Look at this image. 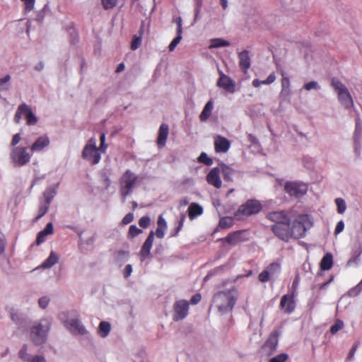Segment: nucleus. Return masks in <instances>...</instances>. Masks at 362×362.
Here are the masks:
<instances>
[{"instance_id":"obj_1","label":"nucleus","mask_w":362,"mask_h":362,"mask_svg":"<svg viewBox=\"0 0 362 362\" xmlns=\"http://www.w3.org/2000/svg\"><path fill=\"white\" fill-rule=\"evenodd\" d=\"M308 215H299L295 220L279 223L272 226V231L274 235L283 241L288 242L291 238H302L308 229L312 227Z\"/></svg>"},{"instance_id":"obj_2","label":"nucleus","mask_w":362,"mask_h":362,"mask_svg":"<svg viewBox=\"0 0 362 362\" xmlns=\"http://www.w3.org/2000/svg\"><path fill=\"white\" fill-rule=\"evenodd\" d=\"M50 323L47 320L35 322L31 327L30 339L36 345L44 344L47 337Z\"/></svg>"},{"instance_id":"obj_3","label":"nucleus","mask_w":362,"mask_h":362,"mask_svg":"<svg viewBox=\"0 0 362 362\" xmlns=\"http://www.w3.org/2000/svg\"><path fill=\"white\" fill-rule=\"evenodd\" d=\"M331 85L337 94L338 100L345 109L354 107L353 98L344 84L337 78H332Z\"/></svg>"},{"instance_id":"obj_4","label":"nucleus","mask_w":362,"mask_h":362,"mask_svg":"<svg viewBox=\"0 0 362 362\" xmlns=\"http://www.w3.org/2000/svg\"><path fill=\"white\" fill-rule=\"evenodd\" d=\"M81 157L92 165H97L100 161L101 153L97 149L96 140L94 137L90 138L84 146Z\"/></svg>"},{"instance_id":"obj_5","label":"nucleus","mask_w":362,"mask_h":362,"mask_svg":"<svg viewBox=\"0 0 362 362\" xmlns=\"http://www.w3.org/2000/svg\"><path fill=\"white\" fill-rule=\"evenodd\" d=\"M213 302L216 304L219 312L223 313L233 309L236 299L231 296L229 291H221L214 295Z\"/></svg>"},{"instance_id":"obj_6","label":"nucleus","mask_w":362,"mask_h":362,"mask_svg":"<svg viewBox=\"0 0 362 362\" xmlns=\"http://www.w3.org/2000/svg\"><path fill=\"white\" fill-rule=\"evenodd\" d=\"M262 209V204L255 199H249L240 205L235 213L237 219L240 220L245 217L257 214Z\"/></svg>"},{"instance_id":"obj_7","label":"nucleus","mask_w":362,"mask_h":362,"mask_svg":"<svg viewBox=\"0 0 362 362\" xmlns=\"http://www.w3.org/2000/svg\"><path fill=\"white\" fill-rule=\"evenodd\" d=\"M23 116L29 126L35 125L37 122V117L33 112L30 106L26 103H22L18 107L13 118L15 123L19 124Z\"/></svg>"},{"instance_id":"obj_8","label":"nucleus","mask_w":362,"mask_h":362,"mask_svg":"<svg viewBox=\"0 0 362 362\" xmlns=\"http://www.w3.org/2000/svg\"><path fill=\"white\" fill-rule=\"evenodd\" d=\"M10 158L15 166H23L30 162L31 154L27 147L16 146L11 149Z\"/></svg>"},{"instance_id":"obj_9","label":"nucleus","mask_w":362,"mask_h":362,"mask_svg":"<svg viewBox=\"0 0 362 362\" xmlns=\"http://www.w3.org/2000/svg\"><path fill=\"white\" fill-rule=\"evenodd\" d=\"M278 337L277 332H273L269 335L261 347L260 351L262 356L269 357L275 353L278 346Z\"/></svg>"},{"instance_id":"obj_10","label":"nucleus","mask_w":362,"mask_h":362,"mask_svg":"<svg viewBox=\"0 0 362 362\" xmlns=\"http://www.w3.org/2000/svg\"><path fill=\"white\" fill-rule=\"evenodd\" d=\"M250 237L246 230H239L228 233L225 238L218 240L227 243L231 245H236L240 243L247 241Z\"/></svg>"},{"instance_id":"obj_11","label":"nucleus","mask_w":362,"mask_h":362,"mask_svg":"<svg viewBox=\"0 0 362 362\" xmlns=\"http://www.w3.org/2000/svg\"><path fill=\"white\" fill-rule=\"evenodd\" d=\"M174 314L173 320L180 321L185 318L188 315L189 303L186 300H180L175 303L173 305Z\"/></svg>"},{"instance_id":"obj_12","label":"nucleus","mask_w":362,"mask_h":362,"mask_svg":"<svg viewBox=\"0 0 362 362\" xmlns=\"http://www.w3.org/2000/svg\"><path fill=\"white\" fill-rule=\"evenodd\" d=\"M308 189L305 182H286L285 190L291 196L300 197L304 195Z\"/></svg>"},{"instance_id":"obj_13","label":"nucleus","mask_w":362,"mask_h":362,"mask_svg":"<svg viewBox=\"0 0 362 362\" xmlns=\"http://www.w3.org/2000/svg\"><path fill=\"white\" fill-rule=\"evenodd\" d=\"M279 307L286 314L292 313L296 308L294 292L284 295L281 297Z\"/></svg>"},{"instance_id":"obj_14","label":"nucleus","mask_w":362,"mask_h":362,"mask_svg":"<svg viewBox=\"0 0 362 362\" xmlns=\"http://www.w3.org/2000/svg\"><path fill=\"white\" fill-rule=\"evenodd\" d=\"M219 75L220 76L217 81V86L229 93H234L235 89V81L228 76L223 74L221 71H219Z\"/></svg>"},{"instance_id":"obj_15","label":"nucleus","mask_w":362,"mask_h":362,"mask_svg":"<svg viewBox=\"0 0 362 362\" xmlns=\"http://www.w3.org/2000/svg\"><path fill=\"white\" fill-rule=\"evenodd\" d=\"M362 139V124L361 120L357 118L356 119V127L354 133V142L355 153L357 156L360 155Z\"/></svg>"},{"instance_id":"obj_16","label":"nucleus","mask_w":362,"mask_h":362,"mask_svg":"<svg viewBox=\"0 0 362 362\" xmlns=\"http://www.w3.org/2000/svg\"><path fill=\"white\" fill-rule=\"evenodd\" d=\"M154 240V232L151 230L144 243L139 252L141 260L144 261L150 257L151 250Z\"/></svg>"},{"instance_id":"obj_17","label":"nucleus","mask_w":362,"mask_h":362,"mask_svg":"<svg viewBox=\"0 0 362 362\" xmlns=\"http://www.w3.org/2000/svg\"><path fill=\"white\" fill-rule=\"evenodd\" d=\"M66 326L74 334H84L86 330L78 318L71 319L66 322Z\"/></svg>"},{"instance_id":"obj_18","label":"nucleus","mask_w":362,"mask_h":362,"mask_svg":"<svg viewBox=\"0 0 362 362\" xmlns=\"http://www.w3.org/2000/svg\"><path fill=\"white\" fill-rule=\"evenodd\" d=\"M267 218L271 221L274 222V224L286 222L290 221L291 219L288 214L284 211H276L269 212L267 214Z\"/></svg>"},{"instance_id":"obj_19","label":"nucleus","mask_w":362,"mask_h":362,"mask_svg":"<svg viewBox=\"0 0 362 362\" xmlns=\"http://www.w3.org/2000/svg\"><path fill=\"white\" fill-rule=\"evenodd\" d=\"M169 134V127L167 124L163 123L159 127L157 138V145L161 148L165 146L166 141Z\"/></svg>"},{"instance_id":"obj_20","label":"nucleus","mask_w":362,"mask_h":362,"mask_svg":"<svg viewBox=\"0 0 362 362\" xmlns=\"http://www.w3.org/2000/svg\"><path fill=\"white\" fill-rule=\"evenodd\" d=\"M230 146V141L225 137L217 136L214 141V148L217 153H226Z\"/></svg>"},{"instance_id":"obj_21","label":"nucleus","mask_w":362,"mask_h":362,"mask_svg":"<svg viewBox=\"0 0 362 362\" xmlns=\"http://www.w3.org/2000/svg\"><path fill=\"white\" fill-rule=\"evenodd\" d=\"M50 144L49 137L47 135L39 136L37 140L30 146L33 152L42 151L45 148L47 147Z\"/></svg>"},{"instance_id":"obj_22","label":"nucleus","mask_w":362,"mask_h":362,"mask_svg":"<svg viewBox=\"0 0 362 362\" xmlns=\"http://www.w3.org/2000/svg\"><path fill=\"white\" fill-rule=\"evenodd\" d=\"M18 356L25 361L45 362V359L43 356H36L32 358L30 355L28 354V346L26 344H24L19 351Z\"/></svg>"},{"instance_id":"obj_23","label":"nucleus","mask_w":362,"mask_h":362,"mask_svg":"<svg viewBox=\"0 0 362 362\" xmlns=\"http://www.w3.org/2000/svg\"><path fill=\"white\" fill-rule=\"evenodd\" d=\"M239 66L244 74H246L250 67V58L247 50H243L238 54Z\"/></svg>"},{"instance_id":"obj_24","label":"nucleus","mask_w":362,"mask_h":362,"mask_svg":"<svg viewBox=\"0 0 362 362\" xmlns=\"http://www.w3.org/2000/svg\"><path fill=\"white\" fill-rule=\"evenodd\" d=\"M54 232L53 225L52 223H48L45 228L37 233L36 238V244L40 245L45 240L47 235L52 234Z\"/></svg>"},{"instance_id":"obj_25","label":"nucleus","mask_w":362,"mask_h":362,"mask_svg":"<svg viewBox=\"0 0 362 362\" xmlns=\"http://www.w3.org/2000/svg\"><path fill=\"white\" fill-rule=\"evenodd\" d=\"M220 168L222 177L226 180H232L238 174L236 170L226 164H221Z\"/></svg>"},{"instance_id":"obj_26","label":"nucleus","mask_w":362,"mask_h":362,"mask_svg":"<svg viewBox=\"0 0 362 362\" xmlns=\"http://www.w3.org/2000/svg\"><path fill=\"white\" fill-rule=\"evenodd\" d=\"M187 212L189 219L193 220L203 214V208L199 204L192 203L188 207Z\"/></svg>"},{"instance_id":"obj_27","label":"nucleus","mask_w":362,"mask_h":362,"mask_svg":"<svg viewBox=\"0 0 362 362\" xmlns=\"http://www.w3.org/2000/svg\"><path fill=\"white\" fill-rule=\"evenodd\" d=\"M157 228L156 230V233H154V235H156L158 238H163L165 235V231L167 228V223L165 220L163 218L162 215H160L158 216V221H157Z\"/></svg>"},{"instance_id":"obj_28","label":"nucleus","mask_w":362,"mask_h":362,"mask_svg":"<svg viewBox=\"0 0 362 362\" xmlns=\"http://www.w3.org/2000/svg\"><path fill=\"white\" fill-rule=\"evenodd\" d=\"M214 108V104L211 100H209L206 103L205 106L204 107L200 115L199 119L201 122L206 121L209 117L211 116L212 110Z\"/></svg>"},{"instance_id":"obj_29","label":"nucleus","mask_w":362,"mask_h":362,"mask_svg":"<svg viewBox=\"0 0 362 362\" xmlns=\"http://www.w3.org/2000/svg\"><path fill=\"white\" fill-rule=\"evenodd\" d=\"M320 269L323 271L330 269L333 266V256L330 252H327L322 257L320 262Z\"/></svg>"},{"instance_id":"obj_30","label":"nucleus","mask_w":362,"mask_h":362,"mask_svg":"<svg viewBox=\"0 0 362 362\" xmlns=\"http://www.w3.org/2000/svg\"><path fill=\"white\" fill-rule=\"evenodd\" d=\"M59 260V257L57 254L52 251L49 256L42 262L41 267L44 269H49L54 266Z\"/></svg>"},{"instance_id":"obj_31","label":"nucleus","mask_w":362,"mask_h":362,"mask_svg":"<svg viewBox=\"0 0 362 362\" xmlns=\"http://www.w3.org/2000/svg\"><path fill=\"white\" fill-rule=\"evenodd\" d=\"M275 80H276V76H275V74L273 72L271 74H269V76L267 77V78L266 80L260 81L257 78H255L252 81V83L254 87L257 88L262 84H264V85L271 84L273 82H274Z\"/></svg>"},{"instance_id":"obj_32","label":"nucleus","mask_w":362,"mask_h":362,"mask_svg":"<svg viewBox=\"0 0 362 362\" xmlns=\"http://www.w3.org/2000/svg\"><path fill=\"white\" fill-rule=\"evenodd\" d=\"M221 168L218 167L212 168L206 176V181H221L220 180Z\"/></svg>"},{"instance_id":"obj_33","label":"nucleus","mask_w":362,"mask_h":362,"mask_svg":"<svg viewBox=\"0 0 362 362\" xmlns=\"http://www.w3.org/2000/svg\"><path fill=\"white\" fill-rule=\"evenodd\" d=\"M110 324L108 322L103 321L98 327V334L102 337H106L110 332Z\"/></svg>"},{"instance_id":"obj_34","label":"nucleus","mask_w":362,"mask_h":362,"mask_svg":"<svg viewBox=\"0 0 362 362\" xmlns=\"http://www.w3.org/2000/svg\"><path fill=\"white\" fill-rule=\"evenodd\" d=\"M282 79H281V93L288 94L289 87H290V80L289 78L286 75L284 71L281 72Z\"/></svg>"},{"instance_id":"obj_35","label":"nucleus","mask_w":362,"mask_h":362,"mask_svg":"<svg viewBox=\"0 0 362 362\" xmlns=\"http://www.w3.org/2000/svg\"><path fill=\"white\" fill-rule=\"evenodd\" d=\"M230 45V42L222 38H214L211 40L209 48H216L221 47H227Z\"/></svg>"},{"instance_id":"obj_36","label":"nucleus","mask_w":362,"mask_h":362,"mask_svg":"<svg viewBox=\"0 0 362 362\" xmlns=\"http://www.w3.org/2000/svg\"><path fill=\"white\" fill-rule=\"evenodd\" d=\"M234 221L233 218L229 216L223 217L220 219L218 226L221 228H230L233 226Z\"/></svg>"},{"instance_id":"obj_37","label":"nucleus","mask_w":362,"mask_h":362,"mask_svg":"<svg viewBox=\"0 0 362 362\" xmlns=\"http://www.w3.org/2000/svg\"><path fill=\"white\" fill-rule=\"evenodd\" d=\"M49 205L50 204L49 203H47L45 201L43 202H40L39 209H38V214L35 217L36 221L39 220L47 212V211L49 208Z\"/></svg>"},{"instance_id":"obj_38","label":"nucleus","mask_w":362,"mask_h":362,"mask_svg":"<svg viewBox=\"0 0 362 362\" xmlns=\"http://www.w3.org/2000/svg\"><path fill=\"white\" fill-rule=\"evenodd\" d=\"M57 185L54 188H48L44 192V197L45 199V202L49 203L50 204L52 200L54 197L57 194L56 188Z\"/></svg>"},{"instance_id":"obj_39","label":"nucleus","mask_w":362,"mask_h":362,"mask_svg":"<svg viewBox=\"0 0 362 362\" xmlns=\"http://www.w3.org/2000/svg\"><path fill=\"white\" fill-rule=\"evenodd\" d=\"M185 218H186L185 214H181L180 220L177 222V227L175 229H173L171 232V235H170L171 237H175L180 233V231L182 230V228L183 227Z\"/></svg>"},{"instance_id":"obj_40","label":"nucleus","mask_w":362,"mask_h":362,"mask_svg":"<svg viewBox=\"0 0 362 362\" xmlns=\"http://www.w3.org/2000/svg\"><path fill=\"white\" fill-rule=\"evenodd\" d=\"M141 233V229H139L135 225H132L129 226L127 237L128 238H134Z\"/></svg>"},{"instance_id":"obj_41","label":"nucleus","mask_w":362,"mask_h":362,"mask_svg":"<svg viewBox=\"0 0 362 362\" xmlns=\"http://www.w3.org/2000/svg\"><path fill=\"white\" fill-rule=\"evenodd\" d=\"M134 183L135 182H126L125 186L121 189V194L124 199L132 192Z\"/></svg>"},{"instance_id":"obj_42","label":"nucleus","mask_w":362,"mask_h":362,"mask_svg":"<svg viewBox=\"0 0 362 362\" xmlns=\"http://www.w3.org/2000/svg\"><path fill=\"white\" fill-rule=\"evenodd\" d=\"M100 146L99 147H97V149L100 152V153H104L106 152L107 149V144L105 143V134L102 133L100 136Z\"/></svg>"},{"instance_id":"obj_43","label":"nucleus","mask_w":362,"mask_h":362,"mask_svg":"<svg viewBox=\"0 0 362 362\" xmlns=\"http://www.w3.org/2000/svg\"><path fill=\"white\" fill-rule=\"evenodd\" d=\"M335 203L337 206V212L339 214H343L346 209V205L344 200L341 198H337L335 199Z\"/></svg>"},{"instance_id":"obj_44","label":"nucleus","mask_w":362,"mask_h":362,"mask_svg":"<svg viewBox=\"0 0 362 362\" xmlns=\"http://www.w3.org/2000/svg\"><path fill=\"white\" fill-rule=\"evenodd\" d=\"M344 327V322L340 320H337L334 325L331 326L330 332L335 334L338 331Z\"/></svg>"},{"instance_id":"obj_45","label":"nucleus","mask_w":362,"mask_h":362,"mask_svg":"<svg viewBox=\"0 0 362 362\" xmlns=\"http://www.w3.org/2000/svg\"><path fill=\"white\" fill-rule=\"evenodd\" d=\"M269 270L270 275H274L279 272L281 269V265L279 263L273 262L270 264L266 269Z\"/></svg>"},{"instance_id":"obj_46","label":"nucleus","mask_w":362,"mask_h":362,"mask_svg":"<svg viewBox=\"0 0 362 362\" xmlns=\"http://www.w3.org/2000/svg\"><path fill=\"white\" fill-rule=\"evenodd\" d=\"M198 161L199 163H202L206 165H211L213 163V160L209 158L207 154L204 152H202L198 158Z\"/></svg>"},{"instance_id":"obj_47","label":"nucleus","mask_w":362,"mask_h":362,"mask_svg":"<svg viewBox=\"0 0 362 362\" xmlns=\"http://www.w3.org/2000/svg\"><path fill=\"white\" fill-rule=\"evenodd\" d=\"M129 252L124 250H119L115 252V259L117 262H122L124 261V257H127L129 256Z\"/></svg>"},{"instance_id":"obj_48","label":"nucleus","mask_w":362,"mask_h":362,"mask_svg":"<svg viewBox=\"0 0 362 362\" xmlns=\"http://www.w3.org/2000/svg\"><path fill=\"white\" fill-rule=\"evenodd\" d=\"M182 38V34L177 33V37H175L169 45L168 48L170 52H173L175 49L176 46L180 42Z\"/></svg>"},{"instance_id":"obj_49","label":"nucleus","mask_w":362,"mask_h":362,"mask_svg":"<svg viewBox=\"0 0 362 362\" xmlns=\"http://www.w3.org/2000/svg\"><path fill=\"white\" fill-rule=\"evenodd\" d=\"M118 0H101L103 6L105 9L108 10L113 8L117 4Z\"/></svg>"},{"instance_id":"obj_50","label":"nucleus","mask_w":362,"mask_h":362,"mask_svg":"<svg viewBox=\"0 0 362 362\" xmlns=\"http://www.w3.org/2000/svg\"><path fill=\"white\" fill-rule=\"evenodd\" d=\"M288 358L287 354H280L270 359L269 362H285Z\"/></svg>"},{"instance_id":"obj_51","label":"nucleus","mask_w":362,"mask_h":362,"mask_svg":"<svg viewBox=\"0 0 362 362\" xmlns=\"http://www.w3.org/2000/svg\"><path fill=\"white\" fill-rule=\"evenodd\" d=\"M141 44V37H138L136 35H134L132 43H131V49L132 50H135L139 47Z\"/></svg>"},{"instance_id":"obj_52","label":"nucleus","mask_w":362,"mask_h":362,"mask_svg":"<svg viewBox=\"0 0 362 362\" xmlns=\"http://www.w3.org/2000/svg\"><path fill=\"white\" fill-rule=\"evenodd\" d=\"M270 274L269 270H263L258 276V279L262 283L267 282L269 280Z\"/></svg>"},{"instance_id":"obj_53","label":"nucleus","mask_w":362,"mask_h":362,"mask_svg":"<svg viewBox=\"0 0 362 362\" xmlns=\"http://www.w3.org/2000/svg\"><path fill=\"white\" fill-rule=\"evenodd\" d=\"M151 219L148 216H142L139 221V225L143 228H146L150 226Z\"/></svg>"},{"instance_id":"obj_54","label":"nucleus","mask_w":362,"mask_h":362,"mask_svg":"<svg viewBox=\"0 0 362 362\" xmlns=\"http://www.w3.org/2000/svg\"><path fill=\"white\" fill-rule=\"evenodd\" d=\"M21 1L25 3V9L26 11H30L34 8L35 0H21Z\"/></svg>"},{"instance_id":"obj_55","label":"nucleus","mask_w":362,"mask_h":362,"mask_svg":"<svg viewBox=\"0 0 362 362\" xmlns=\"http://www.w3.org/2000/svg\"><path fill=\"white\" fill-rule=\"evenodd\" d=\"M134 220V214L132 213H129L125 215V216L122 220V223L123 225H127L132 222Z\"/></svg>"},{"instance_id":"obj_56","label":"nucleus","mask_w":362,"mask_h":362,"mask_svg":"<svg viewBox=\"0 0 362 362\" xmlns=\"http://www.w3.org/2000/svg\"><path fill=\"white\" fill-rule=\"evenodd\" d=\"M6 249V240L4 234L0 231V255L4 253Z\"/></svg>"},{"instance_id":"obj_57","label":"nucleus","mask_w":362,"mask_h":362,"mask_svg":"<svg viewBox=\"0 0 362 362\" xmlns=\"http://www.w3.org/2000/svg\"><path fill=\"white\" fill-rule=\"evenodd\" d=\"M344 229V223L343 221H339L336 226L335 230H334V235H339L340 233L343 231Z\"/></svg>"},{"instance_id":"obj_58","label":"nucleus","mask_w":362,"mask_h":362,"mask_svg":"<svg viewBox=\"0 0 362 362\" xmlns=\"http://www.w3.org/2000/svg\"><path fill=\"white\" fill-rule=\"evenodd\" d=\"M136 177L129 170H127L122 177V181H135Z\"/></svg>"},{"instance_id":"obj_59","label":"nucleus","mask_w":362,"mask_h":362,"mask_svg":"<svg viewBox=\"0 0 362 362\" xmlns=\"http://www.w3.org/2000/svg\"><path fill=\"white\" fill-rule=\"evenodd\" d=\"M49 302V299L47 297H46V296L42 297L38 300L39 306L40 308L45 309L48 305Z\"/></svg>"},{"instance_id":"obj_60","label":"nucleus","mask_w":362,"mask_h":362,"mask_svg":"<svg viewBox=\"0 0 362 362\" xmlns=\"http://www.w3.org/2000/svg\"><path fill=\"white\" fill-rule=\"evenodd\" d=\"M21 139V134L19 133H17L13 136L12 140H11V146L16 147V146L20 142Z\"/></svg>"},{"instance_id":"obj_61","label":"nucleus","mask_w":362,"mask_h":362,"mask_svg":"<svg viewBox=\"0 0 362 362\" xmlns=\"http://www.w3.org/2000/svg\"><path fill=\"white\" fill-rule=\"evenodd\" d=\"M202 299V296L199 293L194 294L190 299V303L192 305L197 304Z\"/></svg>"},{"instance_id":"obj_62","label":"nucleus","mask_w":362,"mask_h":362,"mask_svg":"<svg viewBox=\"0 0 362 362\" xmlns=\"http://www.w3.org/2000/svg\"><path fill=\"white\" fill-rule=\"evenodd\" d=\"M132 272V267L131 264L126 265L124 272L123 275L124 278H128Z\"/></svg>"},{"instance_id":"obj_63","label":"nucleus","mask_w":362,"mask_h":362,"mask_svg":"<svg viewBox=\"0 0 362 362\" xmlns=\"http://www.w3.org/2000/svg\"><path fill=\"white\" fill-rule=\"evenodd\" d=\"M358 343L357 342L353 345L352 348L351 349V350L348 354V359L350 360L354 357V356L358 349Z\"/></svg>"},{"instance_id":"obj_64","label":"nucleus","mask_w":362,"mask_h":362,"mask_svg":"<svg viewBox=\"0 0 362 362\" xmlns=\"http://www.w3.org/2000/svg\"><path fill=\"white\" fill-rule=\"evenodd\" d=\"M317 87V83L315 81H311L304 85V88L307 90L315 89Z\"/></svg>"}]
</instances>
